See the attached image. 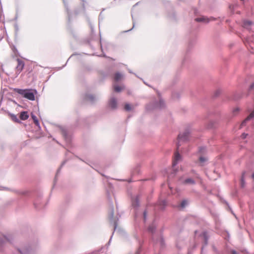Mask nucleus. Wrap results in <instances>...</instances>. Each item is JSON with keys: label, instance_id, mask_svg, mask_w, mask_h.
<instances>
[{"label": "nucleus", "instance_id": "09e8293b", "mask_svg": "<svg viewBox=\"0 0 254 254\" xmlns=\"http://www.w3.org/2000/svg\"><path fill=\"white\" fill-rule=\"evenodd\" d=\"M137 212H135V214H134V217H135V219L137 218Z\"/></svg>", "mask_w": 254, "mask_h": 254}, {"label": "nucleus", "instance_id": "680f3d73", "mask_svg": "<svg viewBox=\"0 0 254 254\" xmlns=\"http://www.w3.org/2000/svg\"><path fill=\"white\" fill-rule=\"evenodd\" d=\"M188 254H191V253L190 252H188Z\"/></svg>", "mask_w": 254, "mask_h": 254}, {"label": "nucleus", "instance_id": "c9c22d12", "mask_svg": "<svg viewBox=\"0 0 254 254\" xmlns=\"http://www.w3.org/2000/svg\"><path fill=\"white\" fill-rule=\"evenodd\" d=\"M205 147H199V151L198 152L200 153H203L205 150Z\"/></svg>", "mask_w": 254, "mask_h": 254}, {"label": "nucleus", "instance_id": "7ed1b4c3", "mask_svg": "<svg viewBox=\"0 0 254 254\" xmlns=\"http://www.w3.org/2000/svg\"><path fill=\"white\" fill-rule=\"evenodd\" d=\"M157 94L159 97V101L155 100L149 103L146 106V110L150 111L153 110L159 109L161 110L165 108V103L162 98L160 97V93L157 91Z\"/></svg>", "mask_w": 254, "mask_h": 254}, {"label": "nucleus", "instance_id": "9b49d317", "mask_svg": "<svg viewBox=\"0 0 254 254\" xmlns=\"http://www.w3.org/2000/svg\"><path fill=\"white\" fill-rule=\"evenodd\" d=\"M17 65L16 66V68L17 71H18L19 73H20L23 69V68L25 65V63L22 60H20V59H17Z\"/></svg>", "mask_w": 254, "mask_h": 254}, {"label": "nucleus", "instance_id": "6ab92c4d", "mask_svg": "<svg viewBox=\"0 0 254 254\" xmlns=\"http://www.w3.org/2000/svg\"><path fill=\"white\" fill-rule=\"evenodd\" d=\"M29 116L28 115V112L27 111H22L20 114V119L21 120L25 121L28 119Z\"/></svg>", "mask_w": 254, "mask_h": 254}, {"label": "nucleus", "instance_id": "2eb2a0df", "mask_svg": "<svg viewBox=\"0 0 254 254\" xmlns=\"http://www.w3.org/2000/svg\"><path fill=\"white\" fill-rule=\"evenodd\" d=\"M63 2L64 3V6L66 8V12H67V14L68 15V23H69L71 19V12L70 11L69 7L68 6V4L66 3V2L65 1V0H63Z\"/></svg>", "mask_w": 254, "mask_h": 254}, {"label": "nucleus", "instance_id": "b1692460", "mask_svg": "<svg viewBox=\"0 0 254 254\" xmlns=\"http://www.w3.org/2000/svg\"><path fill=\"white\" fill-rule=\"evenodd\" d=\"M123 77V74L118 72L115 74L114 79L116 81H120Z\"/></svg>", "mask_w": 254, "mask_h": 254}, {"label": "nucleus", "instance_id": "c85d7f7f", "mask_svg": "<svg viewBox=\"0 0 254 254\" xmlns=\"http://www.w3.org/2000/svg\"><path fill=\"white\" fill-rule=\"evenodd\" d=\"M188 204L187 201L186 199L182 200L181 203V206L182 208H185Z\"/></svg>", "mask_w": 254, "mask_h": 254}, {"label": "nucleus", "instance_id": "423d86ee", "mask_svg": "<svg viewBox=\"0 0 254 254\" xmlns=\"http://www.w3.org/2000/svg\"><path fill=\"white\" fill-rule=\"evenodd\" d=\"M108 105L112 110L117 109L118 107L117 99L114 97L111 98L108 101Z\"/></svg>", "mask_w": 254, "mask_h": 254}, {"label": "nucleus", "instance_id": "bf43d9fd", "mask_svg": "<svg viewBox=\"0 0 254 254\" xmlns=\"http://www.w3.org/2000/svg\"><path fill=\"white\" fill-rule=\"evenodd\" d=\"M185 60H186V59H184V61H183V64H184L185 62Z\"/></svg>", "mask_w": 254, "mask_h": 254}, {"label": "nucleus", "instance_id": "5fc2aeb1", "mask_svg": "<svg viewBox=\"0 0 254 254\" xmlns=\"http://www.w3.org/2000/svg\"><path fill=\"white\" fill-rule=\"evenodd\" d=\"M252 178L254 179V173L252 174Z\"/></svg>", "mask_w": 254, "mask_h": 254}, {"label": "nucleus", "instance_id": "052dcab7", "mask_svg": "<svg viewBox=\"0 0 254 254\" xmlns=\"http://www.w3.org/2000/svg\"><path fill=\"white\" fill-rule=\"evenodd\" d=\"M83 8H85V5H84V3H83Z\"/></svg>", "mask_w": 254, "mask_h": 254}, {"label": "nucleus", "instance_id": "ddd939ff", "mask_svg": "<svg viewBox=\"0 0 254 254\" xmlns=\"http://www.w3.org/2000/svg\"><path fill=\"white\" fill-rule=\"evenodd\" d=\"M254 118V110L251 113V114L242 122L241 126L244 127L246 125L247 122L250 121Z\"/></svg>", "mask_w": 254, "mask_h": 254}, {"label": "nucleus", "instance_id": "603ef678", "mask_svg": "<svg viewBox=\"0 0 254 254\" xmlns=\"http://www.w3.org/2000/svg\"><path fill=\"white\" fill-rule=\"evenodd\" d=\"M128 71H129V73H133V72H132V71H131V70H130V69H128Z\"/></svg>", "mask_w": 254, "mask_h": 254}, {"label": "nucleus", "instance_id": "de8ad7c7", "mask_svg": "<svg viewBox=\"0 0 254 254\" xmlns=\"http://www.w3.org/2000/svg\"><path fill=\"white\" fill-rule=\"evenodd\" d=\"M238 111H239V109L238 108H237L235 109L233 111H234V112H238Z\"/></svg>", "mask_w": 254, "mask_h": 254}, {"label": "nucleus", "instance_id": "13d9d810", "mask_svg": "<svg viewBox=\"0 0 254 254\" xmlns=\"http://www.w3.org/2000/svg\"><path fill=\"white\" fill-rule=\"evenodd\" d=\"M144 83L146 85H148V86H150V85H149L148 84H147V82H144Z\"/></svg>", "mask_w": 254, "mask_h": 254}, {"label": "nucleus", "instance_id": "393cba45", "mask_svg": "<svg viewBox=\"0 0 254 254\" xmlns=\"http://www.w3.org/2000/svg\"><path fill=\"white\" fill-rule=\"evenodd\" d=\"M245 172H243L241 178V186L242 188H244L245 186Z\"/></svg>", "mask_w": 254, "mask_h": 254}, {"label": "nucleus", "instance_id": "e2e57ef3", "mask_svg": "<svg viewBox=\"0 0 254 254\" xmlns=\"http://www.w3.org/2000/svg\"><path fill=\"white\" fill-rule=\"evenodd\" d=\"M91 28L92 31H93V28L92 27H91Z\"/></svg>", "mask_w": 254, "mask_h": 254}, {"label": "nucleus", "instance_id": "a18cd8bd", "mask_svg": "<svg viewBox=\"0 0 254 254\" xmlns=\"http://www.w3.org/2000/svg\"><path fill=\"white\" fill-rule=\"evenodd\" d=\"M34 205H35V207L36 208V209H39V207L37 206V204L36 203H34Z\"/></svg>", "mask_w": 254, "mask_h": 254}, {"label": "nucleus", "instance_id": "1a4fd4ad", "mask_svg": "<svg viewBox=\"0 0 254 254\" xmlns=\"http://www.w3.org/2000/svg\"><path fill=\"white\" fill-rule=\"evenodd\" d=\"M215 18L211 17L210 18H207L206 17L202 16L200 17H197L195 19V21L198 22H203L204 23H208L211 20H215Z\"/></svg>", "mask_w": 254, "mask_h": 254}, {"label": "nucleus", "instance_id": "412c9836", "mask_svg": "<svg viewBox=\"0 0 254 254\" xmlns=\"http://www.w3.org/2000/svg\"><path fill=\"white\" fill-rule=\"evenodd\" d=\"M156 227L154 225V224H151L148 228V231L152 234H154L156 232Z\"/></svg>", "mask_w": 254, "mask_h": 254}, {"label": "nucleus", "instance_id": "a211bd4d", "mask_svg": "<svg viewBox=\"0 0 254 254\" xmlns=\"http://www.w3.org/2000/svg\"><path fill=\"white\" fill-rule=\"evenodd\" d=\"M31 117L32 120H33V122H34V124H35V125L37 127H38L39 128H40L41 127H40V123H39V120L37 119L36 116L33 113H31Z\"/></svg>", "mask_w": 254, "mask_h": 254}, {"label": "nucleus", "instance_id": "a19ab883", "mask_svg": "<svg viewBox=\"0 0 254 254\" xmlns=\"http://www.w3.org/2000/svg\"><path fill=\"white\" fill-rule=\"evenodd\" d=\"M140 252H141V248H139L138 249V250L136 252L135 254H140Z\"/></svg>", "mask_w": 254, "mask_h": 254}, {"label": "nucleus", "instance_id": "2f4dec72", "mask_svg": "<svg viewBox=\"0 0 254 254\" xmlns=\"http://www.w3.org/2000/svg\"><path fill=\"white\" fill-rule=\"evenodd\" d=\"M139 173V168L138 167H137L134 170L132 171L131 172L132 175H134L135 174Z\"/></svg>", "mask_w": 254, "mask_h": 254}, {"label": "nucleus", "instance_id": "ea45409f", "mask_svg": "<svg viewBox=\"0 0 254 254\" xmlns=\"http://www.w3.org/2000/svg\"><path fill=\"white\" fill-rule=\"evenodd\" d=\"M132 20H133V27L131 29L128 30H127V31H126L125 32H128V31H131L134 27V25H135V23L134 22V20H133V16H132Z\"/></svg>", "mask_w": 254, "mask_h": 254}, {"label": "nucleus", "instance_id": "e433bc0d", "mask_svg": "<svg viewBox=\"0 0 254 254\" xmlns=\"http://www.w3.org/2000/svg\"><path fill=\"white\" fill-rule=\"evenodd\" d=\"M248 135V133H246L245 132H244L241 135V138L242 139H245L247 136Z\"/></svg>", "mask_w": 254, "mask_h": 254}, {"label": "nucleus", "instance_id": "4be33fe9", "mask_svg": "<svg viewBox=\"0 0 254 254\" xmlns=\"http://www.w3.org/2000/svg\"><path fill=\"white\" fill-rule=\"evenodd\" d=\"M8 114L10 116L11 119L12 121H13L14 122H15L16 123H21L19 119H18V118L17 117V116L15 115H14L13 114L10 113H8Z\"/></svg>", "mask_w": 254, "mask_h": 254}, {"label": "nucleus", "instance_id": "20e7f679", "mask_svg": "<svg viewBox=\"0 0 254 254\" xmlns=\"http://www.w3.org/2000/svg\"><path fill=\"white\" fill-rule=\"evenodd\" d=\"M13 240V238L10 235H3L2 237H0V252H4L7 246L12 244Z\"/></svg>", "mask_w": 254, "mask_h": 254}, {"label": "nucleus", "instance_id": "f8f14e48", "mask_svg": "<svg viewBox=\"0 0 254 254\" xmlns=\"http://www.w3.org/2000/svg\"><path fill=\"white\" fill-rule=\"evenodd\" d=\"M131 205L135 209H138L139 207V200L138 195H136L134 199L131 198Z\"/></svg>", "mask_w": 254, "mask_h": 254}, {"label": "nucleus", "instance_id": "f3484780", "mask_svg": "<svg viewBox=\"0 0 254 254\" xmlns=\"http://www.w3.org/2000/svg\"><path fill=\"white\" fill-rule=\"evenodd\" d=\"M253 23L252 21L247 20H245L243 21L242 26L244 28L246 29L250 28V27L253 25Z\"/></svg>", "mask_w": 254, "mask_h": 254}, {"label": "nucleus", "instance_id": "37998d69", "mask_svg": "<svg viewBox=\"0 0 254 254\" xmlns=\"http://www.w3.org/2000/svg\"><path fill=\"white\" fill-rule=\"evenodd\" d=\"M4 112H5V111L4 110L3 108H0V113H3Z\"/></svg>", "mask_w": 254, "mask_h": 254}, {"label": "nucleus", "instance_id": "dca6fc26", "mask_svg": "<svg viewBox=\"0 0 254 254\" xmlns=\"http://www.w3.org/2000/svg\"><path fill=\"white\" fill-rule=\"evenodd\" d=\"M17 250L21 254H30L31 248L30 247L22 248V249H17Z\"/></svg>", "mask_w": 254, "mask_h": 254}, {"label": "nucleus", "instance_id": "f03ea898", "mask_svg": "<svg viewBox=\"0 0 254 254\" xmlns=\"http://www.w3.org/2000/svg\"><path fill=\"white\" fill-rule=\"evenodd\" d=\"M14 90L20 95H21L24 98L31 100H35V94L37 93V91L35 89H19L14 88Z\"/></svg>", "mask_w": 254, "mask_h": 254}, {"label": "nucleus", "instance_id": "5701e85b", "mask_svg": "<svg viewBox=\"0 0 254 254\" xmlns=\"http://www.w3.org/2000/svg\"><path fill=\"white\" fill-rule=\"evenodd\" d=\"M184 183L185 184H190L191 185H194L195 184V181L191 178H187L184 181Z\"/></svg>", "mask_w": 254, "mask_h": 254}, {"label": "nucleus", "instance_id": "c03bdc74", "mask_svg": "<svg viewBox=\"0 0 254 254\" xmlns=\"http://www.w3.org/2000/svg\"><path fill=\"white\" fill-rule=\"evenodd\" d=\"M100 36H101V35H100ZM100 44L101 50H102V44H101V37H100Z\"/></svg>", "mask_w": 254, "mask_h": 254}, {"label": "nucleus", "instance_id": "a878e982", "mask_svg": "<svg viewBox=\"0 0 254 254\" xmlns=\"http://www.w3.org/2000/svg\"><path fill=\"white\" fill-rule=\"evenodd\" d=\"M65 163V161L63 162L62 163L60 167L58 169V170L57 171V173H56L55 177V180H54L55 183L57 181L58 174L60 173L61 169L62 168V167L64 165Z\"/></svg>", "mask_w": 254, "mask_h": 254}, {"label": "nucleus", "instance_id": "9d476101", "mask_svg": "<svg viewBox=\"0 0 254 254\" xmlns=\"http://www.w3.org/2000/svg\"><path fill=\"white\" fill-rule=\"evenodd\" d=\"M200 236H202L203 237L204 242V246L201 248V253L202 252V250L203 248L206 247L208 244L209 236L208 235V233L206 231H203L201 234L199 235Z\"/></svg>", "mask_w": 254, "mask_h": 254}, {"label": "nucleus", "instance_id": "4468645a", "mask_svg": "<svg viewBox=\"0 0 254 254\" xmlns=\"http://www.w3.org/2000/svg\"><path fill=\"white\" fill-rule=\"evenodd\" d=\"M181 156L180 154L179 153L178 151H176L175 153V159L172 163L173 167H175V166H176L178 164V162L181 160Z\"/></svg>", "mask_w": 254, "mask_h": 254}, {"label": "nucleus", "instance_id": "c756f323", "mask_svg": "<svg viewBox=\"0 0 254 254\" xmlns=\"http://www.w3.org/2000/svg\"><path fill=\"white\" fill-rule=\"evenodd\" d=\"M114 90L117 92H120L122 90V88L119 85H116L114 87Z\"/></svg>", "mask_w": 254, "mask_h": 254}, {"label": "nucleus", "instance_id": "4c0bfd02", "mask_svg": "<svg viewBox=\"0 0 254 254\" xmlns=\"http://www.w3.org/2000/svg\"><path fill=\"white\" fill-rule=\"evenodd\" d=\"M249 90V91H251L252 90L254 91V82L250 86Z\"/></svg>", "mask_w": 254, "mask_h": 254}, {"label": "nucleus", "instance_id": "6e6552de", "mask_svg": "<svg viewBox=\"0 0 254 254\" xmlns=\"http://www.w3.org/2000/svg\"><path fill=\"white\" fill-rule=\"evenodd\" d=\"M83 99L84 101H88L91 104H94L97 100L96 97L92 94L86 93L83 95Z\"/></svg>", "mask_w": 254, "mask_h": 254}, {"label": "nucleus", "instance_id": "72a5a7b5", "mask_svg": "<svg viewBox=\"0 0 254 254\" xmlns=\"http://www.w3.org/2000/svg\"><path fill=\"white\" fill-rule=\"evenodd\" d=\"M143 215L144 221L145 222L147 220V212L146 210L143 211Z\"/></svg>", "mask_w": 254, "mask_h": 254}, {"label": "nucleus", "instance_id": "49530a36", "mask_svg": "<svg viewBox=\"0 0 254 254\" xmlns=\"http://www.w3.org/2000/svg\"><path fill=\"white\" fill-rule=\"evenodd\" d=\"M17 18H18V15L16 14L14 18V20L15 21H16L17 20Z\"/></svg>", "mask_w": 254, "mask_h": 254}, {"label": "nucleus", "instance_id": "f257e3e1", "mask_svg": "<svg viewBox=\"0 0 254 254\" xmlns=\"http://www.w3.org/2000/svg\"><path fill=\"white\" fill-rule=\"evenodd\" d=\"M107 196H108V200L109 201V203H110V212H109V219H110V222L111 223H113V225L114 226V231L112 233V235L107 244V247H108L110 244V243L111 242V240L112 239V237H113V235L114 233V232L115 231V230H116L117 228V226H118V220H119V218H117V220H114V205H113V202L112 200V198L111 197V196L110 195V193L108 191L107 192Z\"/></svg>", "mask_w": 254, "mask_h": 254}, {"label": "nucleus", "instance_id": "7c9ffc66", "mask_svg": "<svg viewBox=\"0 0 254 254\" xmlns=\"http://www.w3.org/2000/svg\"><path fill=\"white\" fill-rule=\"evenodd\" d=\"M14 30H15V33L16 35H17L19 31V26H18L17 23L14 24Z\"/></svg>", "mask_w": 254, "mask_h": 254}, {"label": "nucleus", "instance_id": "6e6d98bb", "mask_svg": "<svg viewBox=\"0 0 254 254\" xmlns=\"http://www.w3.org/2000/svg\"><path fill=\"white\" fill-rule=\"evenodd\" d=\"M197 232H198V231L195 230V231H194L195 235H196V234H197Z\"/></svg>", "mask_w": 254, "mask_h": 254}, {"label": "nucleus", "instance_id": "8fccbe9b", "mask_svg": "<svg viewBox=\"0 0 254 254\" xmlns=\"http://www.w3.org/2000/svg\"><path fill=\"white\" fill-rule=\"evenodd\" d=\"M66 64H65L64 66H63L62 67H59V69H62L64 66H65V65H66Z\"/></svg>", "mask_w": 254, "mask_h": 254}, {"label": "nucleus", "instance_id": "58836bf2", "mask_svg": "<svg viewBox=\"0 0 254 254\" xmlns=\"http://www.w3.org/2000/svg\"><path fill=\"white\" fill-rule=\"evenodd\" d=\"M0 190H9V189L7 187H1L0 188Z\"/></svg>", "mask_w": 254, "mask_h": 254}, {"label": "nucleus", "instance_id": "79ce46f5", "mask_svg": "<svg viewBox=\"0 0 254 254\" xmlns=\"http://www.w3.org/2000/svg\"><path fill=\"white\" fill-rule=\"evenodd\" d=\"M231 253H232V254H238L237 253V252L235 250H232L231 251Z\"/></svg>", "mask_w": 254, "mask_h": 254}, {"label": "nucleus", "instance_id": "4d7b16f0", "mask_svg": "<svg viewBox=\"0 0 254 254\" xmlns=\"http://www.w3.org/2000/svg\"><path fill=\"white\" fill-rule=\"evenodd\" d=\"M2 101V97H1V100H0V103H1Z\"/></svg>", "mask_w": 254, "mask_h": 254}, {"label": "nucleus", "instance_id": "473e14b6", "mask_svg": "<svg viewBox=\"0 0 254 254\" xmlns=\"http://www.w3.org/2000/svg\"><path fill=\"white\" fill-rule=\"evenodd\" d=\"M199 160L201 163H204L207 161V159L203 156H200L199 158Z\"/></svg>", "mask_w": 254, "mask_h": 254}, {"label": "nucleus", "instance_id": "f704fd0d", "mask_svg": "<svg viewBox=\"0 0 254 254\" xmlns=\"http://www.w3.org/2000/svg\"><path fill=\"white\" fill-rule=\"evenodd\" d=\"M220 93H221V91L220 89L217 90L214 93V97H218L220 95Z\"/></svg>", "mask_w": 254, "mask_h": 254}, {"label": "nucleus", "instance_id": "864d4df0", "mask_svg": "<svg viewBox=\"0 0 254 254\" xmlns=\"http://www.w3.org/2000/svg\"><path fill=\"white\" fill-rule=\"evenodd\" d=\"M191 171L193 173H195V171L194 170H192Z\"/></svg>", "mask_w": 254, "mask_h": 254}, {"label": "nucleus", "instance_id": "3c124183", "mask_svg": "<svg viewBox=\"0 0 254 254\" xmlns=\"http://www.w3.org/2000/svg\"><path fill=\"white\" fill-rule=\"evenodd\" d=\"M224 202L228 206L229 205V204L228 203V202L226 200H224Z\"/></svg>", "mask_w": 254, "mask_h": 254}, {"label": "nucleus", "instance_id": "39448f33", "mask_svg": "<svg viewBox=\"0 0 254 254\" xmlns=\"http://www.w3.org/2000/svg\"><path fill=\"white\" fill-rule=\"evenodd\" d=\"M190 131L189 128H187L183 133H180L178 136V142L177 143V149L181 145V143L186 142L189 140Z\"/></svg>", "mask_w": 254, "mask_h": 254}, {"label": "nucleus", "instance_id": "cd10ccee", "mask_svg": "<svg viewBox=\"0 0 254 254\" xmlns=\"http://www.w3.org/2000/svg\"><path fill=\"white\" fill-rule=\"evenodd\" d=\"M125 109L127 111H128V112L130 111L132 109L131 105L128 103L126 104L125 106Z\"/></svg>", "mask_w": 254, "mask_h": 254}, {"label": "nucleus", "instance_id": "0eeeda50", "mask_svg": "<svg viewBox=\"0 0 254 254\" xmlns=\"http://www.w3.org/2000/svg\"><path fill=\"white\" fill-rule=\"evenodd\" d=\"M60 129L62 131V135L65 139L67 143H70L71 142V138L70 135L68 134L67 129L64 127H61Z\"/></svg>", "mask_w": 254, "mask_h": 254}, {"label": "nucleus", "instance_id": "aec40b11", "mask_svg": "<svg viewBox=\"0 0 254 254\" xmlns=\"http://www.w3.org/2000/svg\"><path fill=\"white\" fill-rule=\"evenodd\" d=\"M157 205L158 207V208L160 210H164L165 208L166 203L165 200H163L161 201H159L157 202Z\"/></svg>", "mask_w": 254, "mask_h": 254}, {"label": "nucleus", "instance_id": "bb28decb", "mask_svg": "<svg viewBox=\"0 0 254 254\" xmlns=\"http://www.w3.org/2000/svg\"><path fill=\"white\" fill-rule=\"evenodd\" d=\"M159 242H160V246L162 248H163L165 247V240L163 238V236L162 234H161L160 235V239Z\"/></svg>", "mask_w": 254, "mask_h": 254}]
</instances>
